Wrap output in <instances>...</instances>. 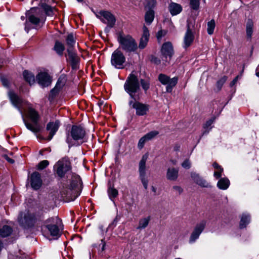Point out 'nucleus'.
Instances as JSON below:
<instances>
[{"mask_svg":"<svg viewBox=\"0 0 259 259\" xmlns=\"http://www.w3.org/2000/svg\"><path fill=\"white\" fill-rule=\"evenodd\" d=\"M97 17H98L102 22L107 25L105 30L107 29L108 27H113L115 24L116 18L115 16L109 11H101L97 15Z\"/></svg>","mask_w":259,"mask_h":259,"instance_id":"nucleus-9","label":"nucleus"},{"mask_svg":"<svg viewBox=\"0 0 259 259\" xmlns=\"http://www.w3.org/2000/svg\"><path fill=\"white\" fill-rule=\"evenodd\" d=\"M173 164L175 165L176 164V161L175 160H171V161Z\"/></svg>","mask_w":259,"mask_h":259,"instance_id":"nucleus-58","label":"nucleus"},{"mask_svg":"<svg viewBox=\"0 0 259 259\" xmlns=\"http://www.w3.org/2000/svg\"><path fill=\"white\" fill-rule=\"evenodd\" d=\"M34 9H35V8H32V9H31V10L32 11V10H34Z\"/></svg>","mask_w":259,"mask_h":259,"instance_id":"nucleus-61","label":"nucleus"},{"mask_svg":"<svg viewBox=\"0 0 259 259\" xmlns=\"http://www.w3.org/2000/svg\"><path fill=\"white\" fill-rule=\"evenodd\" d=\"M253 23L251 20H248L246 24V35L247 37L249 38L251 37L253 32Z\"/></svg>","mask_w":259,"mask_h":259,"instance_id":"nucleus-34","label":"nucleus"},{"mask_svg":"<svg viewBox=\"0 0 259 259\" xmlns=\"http://www.w3.org/2000/svg\"><path fill=\"white\" fill-rule=\"evenodd\" d=\"M4 157L10 163H13L14 162V160L9 157L7 155H5Z\"/></svg>","mask_w":259,"mask_h":259,"instance_id":"nucleus-53","label":"nucleus"},{"mask_svg":"<svg viewBox=\"0 0 259 259\" xmlns=\"http://www.w3.org/2000/svg\"><path fill=\"white\" fill-rule=\"evenodd\" d=\"M8 96L12 104L18 109L21 114L26 128L35 134L39 132L41 127L38 122L40 115L38 112L31 107L28 108L26 113V117L28 120H26L24 118V114L21 108L22 104V99L12 91L9 92Z\"/></svg>","mask_w":259,"mask_h":259,"instance_id":"nucleus-2","label":"nucleus"},{"mask_svg":"<svg viewBox=\"0 0 259 259\" xmlns=\"http://www.w3.org/2000/svg\"><path fill=\"white\" fill-rule=\"evenodd\" d=\"M169 10L170 14L172 16H174L181 12L182 11V7L180 4L175 3H171L169 5Z\"/></svg>","mask_w":259,"mask_h":259,"instance_id":"nucleus-25","label":"nucleus"},{"mask_svg":"<svg viewBox=\"0 0 259 259\" xmlns=\"http://www.w3.org/2000/svg\"><path fill=\"white\" fill-rule=\"evenodd\" d=\"M227 77L226 76H223L217 82V86L219 90H221L224 83L226 81Z\"/></svg>","mask_w":259,"mask_h":259,"instance_id":"nucleus-41","label":"nucleus"},{"mask_svg":"<svg viewBox=\"0 0 259 259\" xmlns=\"http://www.w3.org/2000/svg\"><path fill=\"white\" fill-rule=\"evenodd\" d=\"M54 50L58 55L62 56L65 50V47L61 42L57 41L54 47Z\"/></svg>","mask_w":259,"mask_h":259,"instance_id":"nucleus-33","label":"nucleus"},{"mask_svg":"<svg viewBox=\"0 0 259 259\" xmlns=\"http://www.w3.org/2000/svg\"><path fill=\"white\" fill-rule=\"evenodd\" d=\"M125 62V57L121 51L117 49L113 52L111 57V63L115 68H123Z\"/></svg>","mask_w":259,"mask_h":259,"instance_id":"nucleus-8","label":"nucleus"},{"mask_svg":"<svg viewBox=\"0 0 259 259\" xmlns=\"http://www.w3.org/2000/svg\"><path fill=\"white\" fill-rule=\"evenodd\" d=\"M38 83L43 87L49 86L51 82L50 75L46 72H40L36 76Z\"/></svg>","mask_w":259,"mask_h":259,"instance_id":"nucleus-19","label":"nucleus"},{"mask_svg":"<svg viewBox=\"0 0 259 259\" xmlns=\"http://www.w3.org/2000/svg\"><path fill=\"white\" fill-rule=\"evenodd\" d=\"M149 37V33L148 28L144 26L143 27V33L142 37L140 38V42L139 46H138V48L140 49H144L148 42Z\"/></svg>","mask_w":259,"mask_h":259,"instance_id":"nucleus-21","label":"nucleus"},{"mask_svg":"<svg viewBox=\"0 0 259 259\" xmlns=\"http://www.w3.org/2000/svg\"><path fill=\"white\" fill-rule=\"evenodd\" d=\"M42 183L40 174L37 171L33 172L30 176V185L31 187L34 190H37L41 187Z\"/></svg>","mask_w":259,"mask_h":259,"instance_id":"nucleus-14","label":"nucleus"},{"mask_svg":"<svg viewBox=\"0 0 259 259\" xmlns=\"http://www.w3.org/2000/svg\"><path fill=\"white\" fill-rule=\"evenodd\" d=\"M172 189L179 194H181L183 192V189L179 186H174Z\"/></svg>","mask_w":259,"mask_h":259,"instance_id":"nucleus-48","label":"nucleus"},{"mask_svg":"<svg viewBox=\"0 0 259 259\" xmlns=\"http://www.w3.org/2000/svg\"><path fill=\"white\" fill-rule=\"evenodd\" d=\"M215 119L214 117L211 118V119H209L203 125V128L205 129V131L203 132V134H208L209 132L210 128L209 127L211 125V124L213 123Z\"/></svg>","mask_w":259,"mask_h":259,"instance_id":"nucleus-37","label":"nucleus"},{"mask_svg":"<svg viewBox=\"0 0 259 259\" xmlns=\"http://www.w3.org/2000/svg\"><path fill=\"white\" fill-rule=\"evenodd\" d=\"M23 75L25 80L30 85L34 83L35 77L32 73L27 70H24L23 73Z\"/></svg>","mask_w":259,"mask_h":259,"instance_id":"nucleus-28","label":"nucleus"},{"mask_svg":"<svg viewBox=\"0 0 259 259\" xmlns=\"http://www.w3.org/2000/svg\"><path fill=\"white\" fill-rule=\"evenodd\" d=\"M117 40L119 44L120 48L126 53L135 52L138 49V44L136 40L130 35L119 33Z\"/></svg>","mask_w":259,"mask_h":259,"instance_id":"nucleus-6","label":"nucleus"},{"mask_svg":"<svg viewBox=\"0 0 259 259\" xmlns=\"http://www.w3.org/2000/svg\"><path fill=\"white\" fill-rule=\"evenodd\" d=\"M49 164V162L47 160L40 161L37 165V169L42 170L45 168Z\"/></svg>","mask_w":259,"mask_h":259,"instance_id":"nucleus-42","label":"nucleus"},{"mask_svg":"<svg viewBox=\"0 0 259 259\" xmlns=\"http://www.w3.org/2000/svg\"><path fill=\"white\" fill-rule=\"evenodd\" d=\"M151 3L152 4V6L154 7L156 4V1L155 0H151Z\"/></svg>","mask_w":259,"mask_h":259,"instance_id":"nucleus-55","label":"nucleus"},{"mask_svg":"<svg viewBox=\"0 0 259 259\" xmlns=\"http://www.w3.org/2000/svg\"><path fill=\"white\" fill-rule=\"evenodd\" d=\"M64 82L62 81V79L59 78L57 82L56 86L54 89L51 90V93L52 94H56L61 89V88L64 85Z\"/></svg>","mask_w":259,"mask_h":259,"instance_id":"nucleus-36","label":"nucleus"},{"mask_svg":"<svg viewBox=\"0 0 259 259\" xmlns=\"http://www.w3.org/2000/svg\"><path fill=\"white\" fill-rule=\"evenodd\" d=\"M240 78L239 76H237L231 82L230 85L231 87H233L238 81V79Z\"/></svg>","mask_w":259,"mask_h":259,"instance_id":"nucleus-49","label":"nucleus"},{"mask_svg":"<svg viewBox=\"0 0 259 259\" xmlns=\"http://www.w3.org/2000/svg\"><path fill=\"white\" fill-rule=\"evenodd\" d=\"M151 61H152L153 62H154V63H156V64H159V63H160V60H159L158 58H156V57H153V58H152Z\"/></svg>","mask_w":259,"mask_h":259,"instance_id":"nucleus-52","label":"nucleus"},{"mask_svg":"<svg viewBox=\"0 0 259 259\" xmlns=\"http://www.w3.org/2000/svg\"><path fill=\"white\" fill-rule=\"evenodd\" d=\"M147 159V156L143 155L139 164V178L145 190L147 189L148 185V180L146 172V162Z\"/></svg>","mask_w":259,"mask_h":259,"instance_id":"nucleus-10","label":"nucleus"},{"mask_svg":"<svg viewBox=\"0 0 259 259\" xmlns=\"http://www.w3.org/2000/svg\"><path fill=\"white\" fill-rule=\"evenodd\" d=\"M107 193L110 199L114 202V199L118 195V191L113 186L110 185L107 190Z\"/></svg>","mask_w":259,"mask_h":259,"instance_id":"nucleus-26","label":"nucleus"},{"mask_svg":"<svg viewBox=\"0 0 259 259\" xmlns=\"http://www.w3.org/2000/svg\"><path fill=\"white\" fill-rule=\"evenodd\" d=\"M66 44L68 46L67 49H70V50H73V47L75 44V40L72 33L68 34L67 36Z\"/></svg>","mask_w":259,"mask_h":259,"instance_id":"nucleus-32","label":"nucleus"},{"mask_svg":"<svg viewBox=\"0 0 259 259\" xmlns=\"http://www.w3.org/2000/svg\"><path fill=\"white\" fill-rule=\"evenodd\" d=\"M105 243H104L103 245V246H102V249L103 250H104V247H105Z\"/></svg>","mask_w":259,"mask_h":259,"instance_id":"nucleus-59","label":"nucleus"},{"mask_svg":"<svg viewBox=\"0 0 259 259\" xmlns=\"http://www.w3.org/2000/svg\"><path fill=\"white\" fill-rule=\"evenodd\" d=\"M199 0H190V5L191 8L194 10H197L199 8Z\"/></svg>","mask_w":259,"mask_h":259,"instance_id":"nucleus-40","label":"nucleus"},{"mask_svg":"<svg viewBox=\"0 0 259 259\" xmlns=\"http://www.w3.org/2000/svg\"><path fill=\"white\" fill-rule=\"evenodd\" d=\"M163 35V31L162 30L159 31L157 33V37L158 39H160Z\"/></svg>","mask_w":259,"mask_h":259,"instance_id":"nucleus-51","label":"nucleus"},{"mask_svg":"<svg viewBox=\"0 0 259 259\" xmlns=\"http://www.w3.org/2000/svg\"><path fill=\"white\" fill-rule=\"evenodd\" d=\"M8 259H31V258L27 255L23 254H22L20 256H15L13 255H10L9 256Z\"/></svg>","mask_w":259,"mask_h":259,"instance_id":"nucleus-44","label":"nucleus"},{"mask_svg":"<svg viewBox=\"0 0 259 259\" xmlns=\"http://www.w3.org/2000/svg\"><path fill=\"white\" fill-rule=\"evenodd\" d=\"M175 259H181V258H175Z\"/></svg>","mask_w":259,"mask_h":259,"instance_id":"nucleus-62","label":"nucleus"},{"mask_svg":"<svg viewBox=\"0 0 259 259\" xmlns=\"http://www.w3.org/2000/svg\"><path fill=\"white\" fill-rule=\"evenodd\" d=\"M215 27V23L213 19H212L207 22V32L209 35H212L213 33Z\"/></svg>","mask_w":259,"mask_h":259,"instance_id":"nucleus-35","label":"nucleus"},{"mask_svg":"<svg viewBox=\"0 0 259 259\" xmlns=\"http://www.w3.org/2000/svg\"><path fill=\"white\" fill-rule=\"evenodd\" d=\"M179 170L174 167L168 168L167 170L166 178L170 181H176L178 177Z\"/></svg>","mask_w":259,"mask_h":259,"instance_id":"nucleus-24","label":"nucleus"},{"mask_svg":"<svg viewBox=\"0 0 259 259\" xmlns=\"http://www.w3.org/2000/svg\"><path fill=\"white\" fill-rule=\"evenodd\" d=\"M206 224V221L202 220L196 224L193 231L190 235L189 239V243L192 244L194 243L199 238L200 234L203 232L205 227Z\"/></svg>","mask_w":259,"mask_h":259,"instance_id":"nucleus-13","label":"nucleus"},{"mask_svg":"<svg viewBox=\"0 0 259 259\" xmlns=\"http://www.w3.org/2000/svg\"><path fill=\"white\" fill-rule=\"evenodd\" d=\"M3 247V243L1 241H0V251H1V249Z\"/></svg>","mask_w":259,"mask_h":259,"instance_id":"nucleus-56","label":"nucleus"},{"mask_svg":"<svg viewBox=\"0 0 259 259\" xmlns=\"http://www.w3.org/2000/svg\"><path fill=\"white\" fill-rule=\"evenodd\" d=\"M36 220L35 214L28 210L20 211L17 217V222L19 225L25 229L33 227Z\"/></svg>","mask_w":259,"mask_h":259,"instance_id":"nucleus-7","label":"nucleus"},{"mask_svg":"<svg viewBox=\"0 0 259 259\" xmlns=\"http://www.w3.org/2000/svg\"><path fill=\"white\" fill-rule=\"evenodd\" d=\"M230 185V181L227 178H221L218 182L217 186L219 189L226 190Z\"/></svg>","mask_w":259,"mask_h":259,"instance_id":"nucleus-29","label":"nucleus"},{"mask_svg":"<svg viewBox=\"0 0 259 259\" xmlns=\"http://www.w3.org/2000/svg\"><path fill=\"white\" fill-rule=\"evenodd\" d=\"M60 121L56 120L55 121H50L47 125V130L50 132L47 140H51L55 135L60 126Z\"/></svg>","mask_w":259,"mask_h":259,"instance_id":"nucleus-16","label":"nucleus"},{"mask_svg":"<svg viewBox=\"0 0 259 259\" xmlns=\"http://www.w3.org/2000/svg\"><path fill=\"white\" fill-rule=\"evenodd\" d=\"M71 163L67 158L59 160L54 165V168L60 178H63L66 175L68 179L62 183L60 194L66 202L74 200L80 194L82 183L79 176L72 172Z\"/></svg>","mask_w":259,"mask_h":259,"instance_id":"nucleus-1","label":"nucleus"},{"mask_svg":"<svg viewBox=\"0 0 259 259\" xmlns=\"http://www.w3.org/2000/svg\"><path fill=\"white\" fill-rule=\"evenodd\" d=\"M44 9L47 15L52 16L53 15L54 9L51 6L46 5L44 6Z\"/></svg>","mask_w":259,"mask_h":259,"instance_id":"nucleus-43","label":"nucleus"},{"mask_svg":"<svg viewBox=\"0 0 259 259\" xmlns=\"http://www.w3.org/2000/svg\"><path fill=\"white\" fill-rule=\"evenodd\" d=\"M40 22V19L34 15H30L28 16V20L25 22V30L28 33L30 29L33 28V27L30 26L31 24L37 25Z\"/></svg>","mask_w":259,"mask_h":259,"instance_id":"nucleus-22","label":"nucleus"},{"mask_svg":"<svg viewBox=\"0 0 259 259\" xmlns=\"http://www.w3.org/2000/svg\"><path fill=\"white\" fill-rule=\"evenodd\" d=\"M255 74L257 77H259V65L257 66V67L256 68L255 70Z\"/></svg>","mask_w":259,"mask_h":259,"instance_id":"nucleus-54","label":"nucleus"},{"mask_svg":"<svg viewBox=\"0 0 259 259\" xmlns=\"http://www.w3.org/2000/svg\"><path fill=\"white\" fill-rule=\"evenodd\" d=\"M161 53L162 55L166 59L169 58L170 59L174 54L171 43L169 41L164 43L161 47Z\"/></svg>","mask_w":259,"mask_h":259,"instance_id":"nucleus-15","label":"nucleus"},{"mask_svg":"<svg viewBox=\"0 0 259 259\" xmlns=\"http://www.w3.org/2000/svg\"><path fill=\"white\" fill-rule=\"evenodd\" d=\"M86 132L84 128L80 125H73L70 131L67 134L66 142L69 147L75 145L76 144H82L84 142Z\"/></svg>","mask_w":259,"mask_h":259,"instance_id":"nucleus-5","label":"nucleus"},{"mask_svg":"<svg viewBox=\"0 0 259 259\" xmlns=\"http://www.w3.org/2000/svg\"><path fill=\"white\" fill-rule=\"evenodd\" d=\"M12 228L7 225L4 226L0 229V236L2 237H6L9 236L12 233Z\"/></svg>","mask_w":259,"mask_h":259,"instance_id":"nucleus-30","label":"nucleus"},{"mask_svg":"<svg viewBox=\"0 0 259 259\" xmlns=\"http://www.w3.org/2000/svg\"><path fill=\"white\" fill-rule=\"evenodd\" d=\"M159 134L157 131L150 132L142 137L139 141L138 147L139 149H142L147 141H150Z\"/></svg>","mask_w":259,"mask_h":259,"instance_id":"nucleus-17","label":"nucleus"},{"mask_svg":"<svg viewBox=\"0 0 259 259\" xmlns=\"http://www.w3.org/2000/svg\"><path fill=\"white\" fill-rule=\"evenodd\" d=\"M159 81L164 85H167L166 87V91L167 92L170 93L172 88L177 84L178 78L174 77L170 78L168 76L164 74H160L158 76Z\"/></svg>","mask_w":259,"mask_h":259,"instance_id":"nucleus-12","label":"nucleus"},{"mask_svg":"<svg viewBox=\"0 0 259 259\" xmlns=\"http://www.w3.org/2000/svg\"><path fill=\"white\" fill-rule=\"evenodd\" d=\"M194 39V36L193 33L190 29L189 24H188L187 31L184 38V48H187L190 46L193 41Z\"/></svg>","mask_w":259,"mask_h":259,"instance_id":"nucleus-20","label":"nucleus"},{"mask_svg":"<svg viewBox=\"0 0 259 259\" xmlns=\"http://www.w3.org/2000/svg\"><path fill=\"white\" fill-rule=\"evenodd\" d=\"M139 82L140 84H141L142 89L144 90L145 93H146L150 88L149 81L144 79H141L140 80H139Z\"/></svg>","mask_w":259,"mask_h":259,"instance_id":"nucleus-38","label":"nucleus"},{"mask_svg":"<svg viewBox=\"0 0 259 259\" xmlns=\"http://www.w3.org/2000/svg\"><path fill=\"white\" fill-rule=\"evenodd\" d=\"M61 221L58 217H53L44 221L41 225V230L44 233L58 238L61 235Z\"/></svg>","mask_w":259,"mask_h":259,"instance_id":"nucleus-4","label":"nucleus"},{"mask_svg":"<svg viewBox=\"0 0 259 259\" xmlns=\"http://www.w3.org/2000/svg\"><path fill=\"white\" fill-rule=\"evenodd\" d=\"M191 176L193 181L202 187H210V186L205 180L200 177L199 174L196 172H191Z\"/></svg>","mask_w":259,"mask_h":259,"instance_id":"nucleus-23","label":"nucleus"},{"mask_svg":"<svg viewBox=\"0 0 259 259\" xmlns=\"http://www.w3.org/2000/svg\"><path fill=\"white\" fill-rule=\"evenodd\" d=\"M182 166L186 169H189L191 167V163L188 159H186L182 163Z\"/></svg>","mask_w":259,"mask_h":259,"instance_id":"nucleus-45","label":"nucleus"},{"mask_svg":"<svg viewBox=\"0 0 259 259\" xmlns=\"http://www.w3.org/2000/svg\"><path fill=\"white\" fill-rule=\"evenodd\" d=\"M154 18V11L150 9L148 10L145 15V21L148 24H151L153 21Z\"/></svg>","mask_w":259,"mask_h":259,"instance_id":"nucleus-31","label":"nucleus"},{"mask_svg":"<svg viewBox=\"0 0 259 259\" xmlns=\"http://www.w3.org/2000/svg\"><path fill=\"white\" fill-rule=\"evenodd\" d=\"M68 60L73 69H76L78 67L79 58L76 53L70 49H67Z\"/></svg>","mask_w":259,"mask_h":259,"instance_id":"nucleus-18","label":"nucleus"},{"mask_svg":"<svg viewBox=\"0 0 259 259\" xmlns=\"http://www.w3.org/2000/svg\"><path fill=\"white\" fill-rule=\"evenodd\" d=\"M152 191H153V192H156V188H155V187H154L153 186V187H152Z\"/></svg>","mask_w":259,"mask_h":259,"instance_id":"nucleus-57","label":"nucleus"},{"mask_svg":"<svg viewBox=\"0 0 259 259\" xmlns=\"http://www.w3.org/2000/svg\"><path fill=\"white\" fill-rule=\"evenodd\" d=\"M129 105L136 110V114L138 116L146 115L149 110V105L141 103L138 100H130Z\"/></svg>","mask_w":259,"mask_h":259,"instance_id":"nucleus-11","label":"nucleus"},{"mask_svg":"<svg viewBox=\"0 0 259 259\" xmlns=\"http://www.w3.org/2000/svg\"><path fill=\"white\" fill-rule=\"evenodd\" d=\"M150 219L149 218H143L140 220L138 229H141L145 228L148 225Z\"/></svg>","mask_w":259,"mask_h":259,"instance_id":"nucleus-39","label":"nucleus"},{"mask_svg":"<svg viewBox=\"0 0 259 259\" xmlns=\"http://www.w3.org/2000/svg\"><path fill=\"white\" fill-rule=\"evenodd\" d=\"M1 80L2 82L3 85L4 87H8L9 86V81L8 79L4 76L1 77Z\"/></svg>","mask_w":259,"mask_h":259,"instance_id":"nucleus-47","label":"nucleus"},{"mask_svg":"<svg viewBox=\"0 0 259 259\" xmlns=\"http://www.w3.org/2000/svg\"><path fill=\"white\" fill-rule=\"evenodd\" d=\"M77 1L78 2H82L83 0H77Z\"/></svg>","mask_w":259,"mask_h":259,"instance_id":"nucleus-60","label":"nucleus"},{"mask_svg":"<svg viewBox=\"0 0 259 259\" xmlns=\"http://www.w3.org/2000/svg\"><path fill=\"white\" fill-rule=\"evenodd\" d=\"M223 168L219 169V170H217V171H215L214 172V174H213L214 177L217 179L220 178L222 176V173L223 172Z\"/></svg>","mask_w":259,"mask_h":259,"instance_id":"nucleus-46","label":"nucleus"},{"mask_svg":"<svg viewBox=\"0 0 259 259\" xmlns=\"http://www.w3.org/2000/svg\"><path fill=\"white\" fill-rule=\"evenodd\" d=\"M124 90L130 96L132 100H138L141 94L139 78L133 73L127 77L123 85Z\"/></svg>","mask_w":259,"mask_h":259,"instance_id":"nucleus-3","label":"nucleus"},{"mask_svg":"<svg viewBox=\"0 0 259 259\" xmlns=\"http://www.w3.org/2000/svg\"><path fill=\"white\" fill-rule=\"evenodd\" d=\"M212 165L213 167L217 170L223 169V168L220 165H219L218 163H217V162H214Z\"/></svg>","mask_w":259,"mask_h":259,"instance_id":"nucleus-50","label":"nucleus"},{"mask_svg":"<svg viewBox=\"0 0 259 259\" xmlns=\"http://www.w3.org/2000/svg\"><path fill=\"white\" fill-rule=\"evenodd\" d=\"M250 221V217L249 214H243L241 218L239 224L240 229L244 228L249 223Z\"/></svg>","mask_w":259,"mask_h":259,"instance_id":"nucleus-27","label":"nucleus"}]
</instances>
